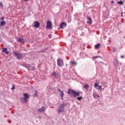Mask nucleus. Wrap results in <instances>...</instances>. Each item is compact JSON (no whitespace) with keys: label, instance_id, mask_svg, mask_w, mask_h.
Instances as JSON below:
<instances>
[{"label":"nucleus","instance_id":"obj_1","mask_svg":"<svg viewBox=\"0 0 125 125\" xmlns=\"http://www.w3.org/2000/svg\"><path fill=\"white\" fill-rule=\"evenodd\" d=\"M67 93L70 96V97H72V98H76V97L80 96L81 93H82V92L76 91L75 90L69 88L68 89Z\"/></svg>","mask_w":125,"mask_h":125},{"label":"nucleus","instance_id":"obj_2","mask_svg":"<svg viewBox=\"0 0 125 125\" xmlns=\"http://www.w3.org/2000/svg\"><path fill=\"white\" fill-rule=\"evenodd\" d=\"M68 105V103H65L64 101L62 102V104H61L58 106L59 113H63L65 111V106Z\"/></svg>","mask_w":125,"mask_h":125},{"label":"nucleus","instance_id":"obj_3","mask_svg":"<svg viewBox=\"0 0 125 125\" xmlns=\"http://www.w3.org/2000/svg\"><path fill=\"white\" fill-rule=\"evenodd\" d=\"M23 98H21V100L22 101V103L25 104L28 102L29 98H30V96L27 93H24L23 94Z\"/></svg>","mask_w":125,"mask_h":125},{"label":"nucleus","instance_id":"obj_4","mask_svg":"<svg viewBox=\"0 0 125 125\" xmlns=\"http://www.w3.org/2000/svg\"><path fill=\"white\" fill-rule=\"evenodd\" d=\"M13 53L14 54V56H15L19 60H22V59H24L23 54L18 53L15 51H14Z\"/></svg>","mask_w":125,"mask_h":125},{"label":"nucleus","instance_id":"obj_5","mask_svg":"<svg viewBox=\"0 0 125 125\" xmlns=\"http://www.w3.org/2000/svg\"><path fill=\"white\" fill-rule=\"evenodd\" d=\"M57 65L58 67H62V66L64 65V62L62 60V59L60 58L57 60Z\"/></svg>","mask_w":125,"mask_h":125},{"label":"nucleus","instance_id":"obj_6","mask_svg":"<svg viewBox=\"0 0 125 125\" xmlns=\"http://www.w3.org/2000/svg\"><path fill=\"white\" fill-rule=\"evenodd\" d=\"M113 65L116 67V68H117L119 66V64H120L121 65H122V63L120 62L119 63V61H118V59L115 58L114 61L113 62Z\"/></svg>","mask_w":125,"mask_h":125},{"label":"nucleus","instance_id":"obj_7","mask_svg":"<svg viewBox=\"0 0 125 125\" xmlns=\"http://www.w3.org/2000/svg\"><path fill=\"white\" fill-rule=\"evenodd\" d=\"M94 87L97 88V89H99L100 91H102V85H99L97 83H94Z\"/></svg>","mask_w":125,"mask_h":125},{"label":"nucleus","instance_id":"obj_8","mask_svg":"<svg viewBox=\"0 0 125 125\" xmlns=\"http://www.w3.org/2000/svg\"><path fill=\"white\" fill-rule=\"evenodd\" d=\"M32 26H33L34 28H39L40 26H41V23H40V22L36 21L33 22Z\"/></svg>","mask_w":125,"mask_h":125},{"label":"nucleus","instance_id":"obj_9","mask_svg":"<svg viewBox=\"0 0 125 125\" xmlns=\"http://www.w3.org/2000/svg\"><path fill=\"white\" fill-rule=\"evenodd\" d=\"M46 28V29H51V28H52V23L50 21H47Z\"/></svg>","mask_w":125,"mask_h":125},{"label":"nucleus","instance_id":"obj_10","mask_svg":"<svg viewBox=\"0 0 125 125\" xmlns=\"http://www.w3.org/2000/svg\"><path fill=\"white\" fill-rule=\"evenodd\" d=\"M65 27H67V23L64 22V21H62L60 24V29H64Z\"/></svg>","mask_w":125,"mask_h":125},{"label":"nucleus","instance_id":"obj_11","mask_svg":"<svg viewBox=\"0 0 125 125\" xmlns=\"http://www.w3.org/2000/svg\"><path fill=\"white\" fill-rule=\"evenodd\" d=\"M87 19L88 20L87 21V23L89 24V25H91L92 24V20H91V18L90 17H87Z\"/></svg>","mask_w":125,"mask_h":125},{"label":"nucleus","instance_id":"obj_12","mask_svg":"<svg viewBox=\"0 0 125 125\" xmlns=\"http://www.w3.org/2000/svg\"><path fill=\"white\" fill-rule=\"evenodd\" d=\"M52 76H54L55 77V78H57V79H59V73H56V72H54L53 73H52Z\"/></svg>","mask_w":125,"mask_h":125},{"label":"nucleus","instance_id":"obj_13","mask_svg":"<svg viewBox=\"0 0 125 125\" xmlns=\"http://www.w3.org/2000/svg\"><path fill=\"white\" fill-rule=\"evenodd\" d=\"M21 65L23 67H25V68H26V69L29 70V68L30 67V64H27V63H23L21 64Z\"/></svg>","mask_w":125,"mask_h":125},{"label":"nucleus","instance_id":"obj_14","mask_svg":"<svg viewBox=\"0 0 125 125\" xmlns=\"http://www.w3.org/2000/svg\"><path fill=\"white\" fill-rule=\"evenodd\" d=\"M2 52H4L7 55H8V54H9V52L7 51V48H3Z\"/></svg>","mask_w":125,"mask_h":125},{"label":"nucleus","instance_id":"obj_15","mask_svg":"<svg viewBox=\"0 0 125 125\" xmlns=\"http://www.w3.org/2000/svg\"><path fill=\"white\" fill-rule=\"evenodd\" d=\"M18 42H21L23 43V42H25V39L23 38H19L18 40Z\"/></svg>","mask_w":125,"mask_h":125},{"label":"nucleus","instance_id":"obj_16","mask_svg":"<svg viewBox=\"0 0 125 125\" xmlns=\"http://www.w3.org/2000/svg\"><path fill=\"white\" fill-rule=\"evenodd\" d=\"M93 97H94L95 99H99V98L100 97V96L97 94L94 93L93 94Z\"/></svg>","mask_w":125,"mask_h":125},{"label":"nucleus","instance_id":"obj_17","mask_svg":"<svg viewBox=\"0 0 125 125\" xmlns=\"http://www.w3.org/2000/svg\"><path fill=\"white\" fill-rule=\"evenodd\" d=\"M28 70L29 71H35V70H36V67L35 66H31L30 65Z\"/></svg>","mask_w":125,"mask_h":125},{"label":"nucleus","instance_id":"obj_18","mask_svg":"<svg viewBox=\"0 0 125 125\" xmlns=\"http://www.w3.org/2000/svg\"><path fill=\"white\" fill-rule=\"evenodd\" d=\"M83 88L86 90H88V88H89V85L87 84V83H85L84 85L83 86Z\"/></svg>","mask_w":125,"mask_h":125},{"label":"nucleus","instance_id":"obj_19","mask_svg":"<svg viewBox=\"0 0 125 125\" xmlns=\"http://www.w3.org/2000/svg\"><path fill=\"white\" fill-rule=\"evenodd\" d=\"M45 109V106H42L41 108H39V112H44Z\"/></svg>","mask_w":125,"mask_h":125},{"label":"nucleus","instance_id":"obj_20","mask_svg":"<svg viewBox=\"0 0 125 125\" xmlns=\"http://www.w3.org/2000/svg\"><path fill=\"white\" fill-rule=\"evenodd\" d=\"M37 96H38V90H35V93L32 95V97L35 98V97H37Z\"/></svg>","mask_w":125,"mask_h":125},{"label":"nucleus","instance_id":"obj_21","mask_svg":"<svg viewBox=\"0 0 125 125\" xmlns=\"http://www.w3.org/2000/svg\"><path fill=\"white\" fill-rule=\"evenodd\" d=\"M6 23V22L5 21H2L0 23V26H3L5 25Z\"/></svg>","mask_w":125,"mask_h":125},{"label":"nucleus","instance_id":"obj_22","mask_svg":"<svg viewBox=\"0 0 125 125\" xmlns=\"http://www.w3.org/2000/svg\"><path fill=\"white\" fill-rule=\"evenodd\" d=\"M60 97H64V91L62 90L60 92Z\"/></svg>","mask_w":125,"mask_h":125},{"label":"nucleus","instance_id":"obj_23","mask_svg":"<svg viewBox=\"0 0 125 125\" xmlns=\"http://www.w3.org/2000/svg\"><path fill=\"white\" fill-rule=\"evenodd\" d=\"M48 49V48L45 47L43 48L42 50H41V52L42 53L45 51V50H47Z\"/></svg>","mask_w":125,"mask_h":125},{"label":"nucleus","instance_id":"obj_24","mask_svg":"<svg viewBox=\"0 0 125 125\" xmlns=\"http://www.w3.org/2000/svg\"><path fill=\"white\" fill-rule=\"evenodd\" d=\"M117 3L118 4H119V5H122L123 4H124V1H117Z\"/></svg>","mask_w":125,"mask_h":125},{"label":"nucleus","instance_id":"obj_25","mask_svg":"<svg viewBox=\"0 0 125 125\" xmlns=\"http://www.w3.org/2000/svg\"><path fill=\"white\" fill-rule=\"evenodd\" d=\"M101 44L100 43H98L97 44L95 45V48H99V46H100Z\"/></svg>","mask_w":125,"mask_h":125},{"label":"nucleus","instance_id":"obj_26","mask_svg":"<svg viewBox=\"0 0 125 125\" xmlns=\"http://www.w3.org/2000/svg\"><path fill=\"white\" fill-rule=\"evenodd\" d=\"M70 63L72 65H75V66H77V62H76L75 61H72V62H70Z\"/></svg>","mask_w":125,"mask_h":125},{"label":"nucleus","instance_id":"obj_27","mask_svg":"<svg viewBox=\"0 0 125 125\" xmlns=\"http://www.w3.org/2000/svg\"><path fill=\"white\" fill-rule=\"evenodd\" d=\"M83 99V96H80V97H78L77 98V100H78L79 101H81Z\"/></svg>","mask_w":125,"mask_h":125},{"label":"nucleus","instance_id":"obj_28","mask_svg":"<svg viewBox=\"0 0 125 125\" xmlns=\"http://www.w3.org/2000/svg\"><path fill=\"white\" fill-rule=\"evenodd\" d=\"M99 56H94L92 57L93 60H95V59H97V58H99Z\"/></svg>","mask_w":125,"mask_h":125},{"label":"nucleus","instance_id":"obj_29","mask_svg":"<svg viewBox=\"0 0 125 125\" xmlns=\"http://www.w3.org/2000/svg\"><path fill=\"white\" fill-rule=\"evenodd\" d=\"M15 89V85L14 84L12 85V87L11 88L12 90H14Z\"/></svg>","mask_w":125,"mask_h":125},{"label":"nucleus","instance_id":"obj_30","mask_svg":"<svg viewBox=\"0 0 125 125\" xmlns=\"http://www.w3.org/2000/svg\"><path fill=\"white\" fill-rule=\"evenodd\" d=\"M117 51V48L114 47L113 49V52H116Z\"/></svg>","mask_w":125,"mask_h":125},{"label":"nucleus","instance_id":"obj_31","mask_svg":"<svg viewBox=\"0 0 125 125\" xmlns=\"http://www.w3.org/2000/svg\"><path fill=\"white\" fill-rule=\"evenodd\" d=\"M0 7H3V4L2 2H0Z\"/></svg>","mask_w":125,"mask_h":125},{"label":"nucleus","instance_id":"obj_32","mask_svg":"<svg viewBox=\"0 0 125 125\" xmlns=\"http://www.w3.org/2000/svg\"><path fill=\"white\" fill-rule=\"evenodd\" d=\"M51 36H52V35H51V34H49L48 35V37L49 39H51Z\"/></svg>","mask_w":125,"mask_h":125},{"label":"nucleus","instance_id":"obj_33","mask_svg":"<svg viewBox=\"0 0 125 125\" xmlns=\"http://www.w3.org/2000/svg\"><path fill=\"white\" fill-rule=\"evenodd\" d=\"M0 20H2V21H3V20H4V17H3L0 19Z\"/></svg>","mask_w":125,"mask_h":125},{"label":"nucleus","instance_id":"obj_34","mask_svg":"<svg viewBox=\"0 0 125 125\" xmlns=\"http://www.w3.org/2000/svg\"><path fill=\"white\" fill-rule=\"evenodd\" d=\"M58 91H59L60 92H61V91H62L60 89V88H58Z\"/></svg>","mask_w":125,"mask_h":125},{"label":"nucleus","instance_id":"obj_35","mask_svg":"<svg viewBox=\"0 0 125 125\" xmlns=\"http://www.w3.org/2000/svg\"><path fill=\"white\" fill-rule=\"evenodd\" d=\"M124 14L123 12H121V16L122 17H124V15H123Z\"/></svg>","mask_w":125,"mask_h":125},{"label":"nucleus","instance_id":"obj_36","mask_svg":"<svg viewBox=\"0 0 125 125\" xmlns=\"http://www.w3.org/2000/svg\"><path fill=\"white\" fill-rule=\"evenodd\" d=\"M121 58H122V59H123V58H125V56H124V55L121 56Z\"/></svg>","mask_w":125,"mask_h":125},{"label":"nucleus","instance_id":"obj_37","mask_svg":"<svg viewBox=\"0 0 125 125\" xmlns=\"http://www.w3.org/2000/svg\"><path fill=\"white\" fill-rule=\"evenodd\" d=\"M38 53H42V50H41V51H38Z\"/></svg>","mask_w":125,"mask_h":125},{"label":"nucleus","instance_id":"obj_38","mask_svg":"<svg viewBox=\"0 0 125 125\" xmlns=\"http://www.w3.org/2000/svg\"><path fill=\"white\" fill-rule=\"evenodd\" d=\"M111 4H114V1L113 0L111 1Z\"/></svg>","mask_w":125,"mask_h":125},{"label":"nucleus","instance_id":"obj_39","mask_svg":"<svg viewBox=\"0 0 125 125\" xmlns=\"http://www.w3.org/2000/svg\"><path fill=\"white\" fill-rule=\"evenodd\" d=\"M62 100H64V98H63V97H61Z\"/></svg>","mask_w":125,"mask_h":125},{"label":"nucleus","instance_id":"obj_40","mask_svg":"<svg viewBox=\"0 0 125 125\" xmlns=\"http://www.w3.org/2000/svg\"><path fill=\"white\" fill-rule=\"evenodd\" d=\"M34 88H35L34 87V86H31V89H34Z\"/></svg>","mask_w":125,"mask_h":125},{"label":"nucleus","instance_id":"obj_41","mask_svg":"<svg viewBox=\"0 0 125 125\" xmlns=\"http://www.w3.org/2000/svg\"><path fill=\"white\" fill-rule=\"evenodd\" d=\"M39 119H42V117L41 116H39Z\"/></svg>","mask_w":125,"mask_h":125},{"label":"nucleus","instance_id":"obj_42","mask_svg":"<svg viewBox=\"0 0 125 125\" xmlns=\"http://www.w3.org/2000/svg\"><path fill=\"white\" fill-rule=\"evenodd\" d=\"M58 30H60V28H59L58 29Z\"/></svg>","mask_w":125,"mask_h":125}]
</instances>
